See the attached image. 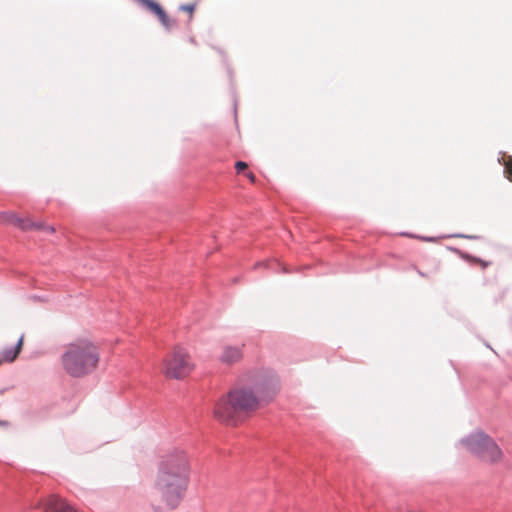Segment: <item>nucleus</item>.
<instances>
[{"instance_id":"obj_1","label":"nucleus","mask_w":512,"mask_h":512,"mask_svg":"<svg viewBox=\"0 0 512 512\" xmlns=\"http://www.w3.org/2000/svg\"><path fill=\"white\" fill-rule=\"evenodd\" d=\"M189 473V459L185 451L175 449L162 456L152 494V506L156 512H167L178 506L187 488Z\"/></svg>"},{"instance_id":"obj_2","label":"nucleus","mask_w":512,"mask_h":512,"mask_svg":"<svg viewBox=\"0 0 512 512\" xmlns=\"http://www.w3.org/2000/svg\"><path fill=\"white\" fill-rule=\"evenodd\" d=\"M260 399L246 387L234 388L221 397L214 407V416L221 423L235 424L243 415L257 410Z\"/></svg>"},{"instance_id":"obj_3","label":"nucleus","mask_w":512,"mask_h":512,"mask_svg":"<svg viewBox=\"0 0 512 512\" xmlns=\"http://www.w3.org/2000/svg\"><path fill=\"white\" fill-rule=\"evenodd\" d=\"M61 362L67 374L77 378L83 377L96 369L99 352L91 341L77 339L66 345Z\"/></svg>"},{"instance_id":"obj_4","label":"nucleus","mask_w":512,"mask_h":512,"mask_svg":"<svg viewBox=\"0 0 512 512\" xmlns=\"http://www.w3.org/2000/svg\"><path fill=\"white\" fill-rule=\"evenodd\" d=\"M195 368L190 354L182 347H175L163 361L162 372L167 378L183 379Z\"/></svg>"},{"instance_id":"obj_5","label":"nucleus","mask_w":512,"mask_h":512,"mask_svg":"<svg viewBox=\"0 0 512 512\" xmlns=\"http://www.w3.org/2000/svg\"><path fill=\"white\" fill-rule=\"evenodd\" d=\"M468 451L477 455L484 461L498 462L502 458V451L498 445L487 435L476 432L463 440Z\"/></svg>"},{"instance_id":"obj_6","label":"nucleus","mask_w":512,"mask_h":512,"mask_svg":"<svg viewBox=\"0 0 512 512\" xmlns=\"http://www.w3.org/2000/svg\"><path fill=\"white\" fill-rule=\"evenodd\" d=\"M46 512H77L70 504L57 495H51L45 501Z\"/></svg>"},{"instance_id":"obj_7","label":"nucleus","mask_w":512,"mask_h":512,"mask_svg":"<svg viewBox=\"0 0 512 512\" xmlns=\"http://www.w3.org/2000/svg\"><path fill=\"white\" fill-rule=\"evenodd\" d=\"M24 343V335L18 339L15 347L4 348L0 352V366L4 363H13L20 354Z\"/></svg>"},{"instance_id":"obj_8","label":"nucleus","mask_w":512,"mask_h":512,"mask_svg":"<svg viewBox=\"0 0 512 512\" xmlns=\"http://www.w3.org/2000/svg\"><path fill=\"white\" fill-rule=\"evenodd\" d=\"M242 358V351L239 347L226 346L220 357V360L226 364H233Z\"/></svg>"},{"instance_id":"obj_9","label":"nucleus","mask_w":512,"mask_h":512,"mask_svg":"<svg viewBox=\"0 0 512 512\" xmlns=\"http://www.w3.org/2000/svg\"><path fill=\"white\" fill-rule=\"evenodd\" d=\"M10 221L16 224L17 226L21 227L22 229H41L49 233L55 232V228L53 226L44 225L41 223H33L30 222L29 220L24 221L14 216H11Z\"/></svg>"},{"instance_id":"obj_10","label":"nucleus","mask_w":512,"mask_h":512,"mask_svg":"<svg viewBox=\"0 0 512 512\" xmlns=\"http://www.w3.org/2000/svg\"><path fill=\"white\" fill-rule=\"evenodd\" d=\"M505 173L507 174V178L512 181V156H509L505 162Z\"/></svg>"},{"instance_id":"obj_11","label":"nucleus","mask_w":512,"mask_h":512,"mask_svg":"<svg viewBox=\"0 0 512 512\" xmlns=\"http://www.w3.org/2000/svg\"><path fill=\"white\" fill-rule=\"evenodd\" d=\"M196 9V4L195 3H192V4H184V5H181L180 6V10L184 11V12H187L189 13L190 15V18L192 17L194 11Z\"/></svg>"},{"instance_id":"obj_12","label":"nucleus","mask_w":512,"mask_h":512,"mask_svg":"<svg viewBox=\"0 0 512 512\" xmlns=\"http://www.w3.org/2000/svg\"><path fill=\"white\" fill-rule=\"evenodd\" d=\"M247 167H248V164L246 162H243V161H238L235 164V168H236L238 173L244 171L245 169H247Z\"/></svg>"},{"instance_id":"obj_13","label":"nucleus","mask_w":512,"mask_h":512,"mask_svg":"<svg viewBox=\"0 0 512 512\" xmlns=\"http://www.w3.org/2000/svg\"><path fill=\"white\" fill-rule=\"evenodd\" d=\"M439 270V262L436 260H432L431 262V273H436Z\"/></svg>"},{"instance_id":"obj_14","label":"nucleus","mask_w":512,"mask_h":512,"mask_svg":"<svg viewBox=\"0 0 512 512\" xmlns=\"http://www.w3.org/2000/svg\"><path fill=\"white\" fill-rule=\"evenodd\" d=\"M413 269L417 272V274L421 277L428 278L429 274L422 272L416 266H413Z\"/></svg>"},{"instance_id":"obj_15","label":"nucleus","mask_w":512,"mask_h":512,"mask_svg":"<svg viewBox=\"0 0 512 512\" xmlns=\"http://www.w3.org/2000/svg\"><path fill=\"white\" fill-rule=\"evenodd\" d=\"M246 176H247V178H248L252 183H254V182L256 181V177H255V175H254L252 172H248V173L246 174Z\"/></svg>"},{"instance_id":"obj_16","label":"nucleus","mask_w":512,"mask_h":512,"mask_svg":"<svg viewBox=\"0 0 512 512\" xmlns=\"http://www.w3.org/2000/svg\"><path fill=\"white\" fill-rule=\"evenodd\" d=\"M479 263L483 266V267H486L487 266V263L484 262V261H479Z\"/></svg>"},{"instance_id":"obj_17","label":"nucleus","mask_w":512,"mask_h":512,"mask_svg":"<svg viewBox=\"0 0 512 512\" xmlns=\"http://www.w3.org/2000/svg\"><path fill=\"white\" fill-rule=\"evenodd\" d=\"M0 424H1V425H4V424H5V422L0 421Z\"/></svg>"}]
</instances>
